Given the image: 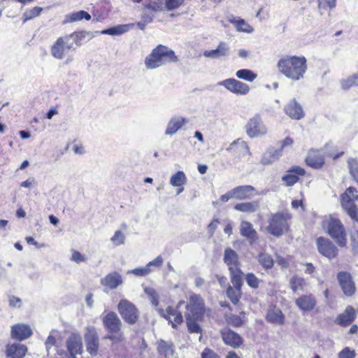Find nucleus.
I'll list each match as a JSON object with an SVG mask.
<instances>
[{
  "label": "nucleus",
  "mask_w": 358,
  "mask_h": 358,
  "mask_svg": "<svg viewBox=\"0 0 358 358\" xmlns=\"http://www.w3.org/2000/svg\"><path fill=\"white\" fill-rule=\"evenodd\" d=\"M355 309L351 306H348L344 312L336 317L335 322L341 326L345 327L350 324L355 320Z\"/></svg>",
  "instance_id": "obj_26"
},
{
  "label": "nucleus",
  "mask_w": 358,
  "mask_h": 358,
  "mask_svg": "<svg viewBox=\"0 0 358 358\" xmlns=\"http://www.w3.org/2000/svg\"><path fill=\"white\" fill-rule=\"evenodd\" d=\"M71 260L78 264H80L81 262H85L86 258L80 252L73 250L72 255H71Z\"/></svg>",
  "instance_id": "obj_55"
},
{
  "label": "nucleus",
  "mask_w": 358,
  "mask_h": 358,
  "mask_svg": "<svg viewBox=\"0 0 358 358\" xmlns=\"http://www.w3.org/2000/svg\"><path fill=\"white\" fill-rule=\"evenodd\" d=\"M186 309L185 315H189L197 320H202L205 311L203 300L198 294L191 295L186 306Z\"/></svg>",
  "instance_id": "obj_8"
},
{
  "label": "nucleus",
  "mask_w": 358,
  "mask_h": 358,
  "mask_svg": "<svg viewBox=\"0 0 358 358\" xmlns=\"http://www.w3.org/2000/svg\"><path fill=\"white\" fill-rule=\"evenodd\" d=\"M224 343L234 348L241 346L243 343L242 338L237 333L228 328H224L220 331Z\"/></svg>",
  "instance_id": "obj_14"
},
{
  "label": "nucleus",
  "mask_w": 358,
  "mask_h": 358,
  "mask_svg": "<svg viewBox=\"0 0 358 358\" xmlns=\"http://www.w3.org/2000/svg\"><path fill=\"white\" fill-rule=\"evenodd\" d=\"M224 262L227 265L229 271L240 268L241 263L238 255L230 248H226L224 252Z\"/></svg>",
  "instance_id": "obj_25"
},
{
  "label": "nucleus",
  "mask_w": 358,
  "mask_h": 358,
  "mask_svg": "<svg viewBox=\"0 0 358 358\" xmlns=\"http://www.w3.org/2000/svg\"><path fill=\"white\" fill-rule=\"evenodd\" d=\"M246 132L250 138H256L267 133V128L259 115H255L248 120Z\"/></svg>",
  "instance_id": "obj_9"
},
{
  "label": "nucleus",
  "mask_w": 358,
  "mask_h": 358,
  "mask_svg": "<svg viewBox=\"0 0 358 358\" xmlns=\"http://www.w3.org/2000/svg\"><path fill=\"white\" fill-rule=\"evenodd\" d=\"M316 244L320 254L329 259H334L338 255L337 247L329 239L319 237L316 240Z\"/></svg>",
  "instance_id": "obj_10"
},
{
  "label": "nucleus",
  "mask_w": 358,
  "mask_h": 358,
  "mask_svg": "<svg viewBox=\"0 0 358 358\" xmlns=\"http://www.w3.org/2000/svg\"><path fill=\"white\" fill-rule=\"evenodd\" d=\"M178 57L173 50L163 45H158L145 59V66L148 69H154L168 63H176Z\"/></svg>",
  "instance_id": "obj_2"
},
{
  "label": "nucleus",
  "mask_w": 358,
  "mask_h": 358,
  "mask_svg": "<svg viewBox=\"0 0 358 358\" xmlns=\"http://www.w3.org/2000/svg\"><path fill=\"white\" fill-rule=\"evenodd\" d=\"M21 299L15 296H9V306L13 308H20L21 306Z\"/></svg>",
  "instance_id": "obj_57"
},
{
  "label": "nucleus",
  "mask_w": 358,
  "mask_h": 358,
  "mask_svg": "<svg viewBox=\"0 0 358 358\" xmlns=\"http://www.w3.org/2000/svg\"><path fill=\"white\" fill-rule=\"evenodd\" d=\"M245 281L249 287L256 289L259 287L261 280L252 273H249L245 276Z\"/></svg>",
  "instance_id": "obj_48"
},
{
  "label": "nucleus",
  "mask_w": 358,
  "mask_h": 358,
  "mask_svg": "<svg viewBox=\"0 0 358 358\" xmlns=\"http://www.w3.org/2000/svg\"><path fill=\"white\" fill-rule=\"evenodd\" d=\"M87 352L91 355H96L99 350V337L94 329L89 330L85 335Z\"/></svg>",
  "instance_id": "obj_22"
},
{
  "label": "nucleus",
  "mask_w": 358,
  "mask_h": 358,
  "mask_svg": "<svg viewBox=\"0 0 358 358\" xmlns=\"http://www.w3.org/2000/svg\"><path fill=\"white\" fill-rule=\"evenodd\" d=\"M236 76L240 79L249 82H252L257 78V74H255L251 70L246 69L237 71Z\"/></svg>",
  "instance_id": "obj_44"
},
{
  "label": "nucleus",
  "mask_w": 358,
  "mask_h": 358,
  "mask_svg": "<svg viewBox=\"0 0 358 358\" xmlns=\"http://www.w3.org/2000/svg\"><path fill=\"white\" fill-rule=\"evenodd\" d=\"M277 67L287 78L299 81L304 78L308 69L307 60L304 56L286 55L278 60Z\"/></svg>",
  "instance_id": "obj_1"
},
{
  "label": "nucleus",
  "mask_w": 358,
  "mask_h": 358,
  "mask_svg": "<svg viewBox=\"0 0 358 358\" xmlns=\"http://www.w3.org/2000/svg\"><path fill=\"white\" fill-rule=\"evenodd\" d=\"M187 178L183 171H179L173 175L170 180V183L173 187H180L185 184Z\"/></svg>",
  "instance_id": "obj_43"
},
{
  "label": "nucleus",
  "mask_w": 358,
  "mask_h": 358,
  "mask_svg": "<svg viewBox=\"0 0 358 358\" xmlns=\"http://www.w3.org/2000/svg\"><path fill=\"white\" fill-rule=\"evenodd\" d=\"M127 231V226L125 224H122L120 229L115 231L113 234V246H119L125 243Z\"/></svg>",
  "instance_id": "obj_34"
},
{
  "label": "nucleus",
  "mask_w": 358,
  "mask_h": 358,
  "mask_svg": "<svg viewBox=\"0 0 358 358\" xmlns=\"http://www.w3.org/2000/svg\"><path fill=\"white\" fill-rule=\"evenodd\" d=\"M337 279L343 294L347 296H352L356 290L355 284L352 275L346 271H341L337 274Z\"/></svg>",
  "instance_id": "obj_12"
},
{
  "label": "nucleus",
  "mask_w": 358,
  "mask_h": 358,
  "mask_svg": "<svg viewBox=\"0 0 358 358\" xmlns=\"http://www.w3.org/2000/svg\"><path fill=\"white\" fill-rule=\"evenodd\" d=\"M187 122V120L181 116H173L167 123L165 135L173 136L177 133L183 125Z\"/></svg>",
  "instance_id": "obj_23"
},
{
  "label": "nucleus",
  "mask_w": 358,
  "mask_h": 358,
  "mask_svg": "<svg viewBox=\"0 0 358 358\" xmlns=\"http://www.w3.org/2000/svg\"><path fill=\"white\" fill-rule=\"evenodd\" d=\"M151 272V269L148 266L136 268L133 270L128 271V273H132L136 276H146Z\"/></svg>",
  "instance_id": "obj_49"
},
{
  "label": "nucleus",
  "mask_w": 358,
  "mask_h": 358,
  "mask_svg": "<svg viewBox=\"0 0 358 358\" xmlns=\"http://www.w3.org/2000/svg\"><path fill=\"white\" fill-rule=\"evenodd\" d=\"M282 153L279 150L270 149L264 153L262 155L261 163L264 165L271 164L274 162L277 161Z\"/></svg>",
  "instance_id": "obj_31"
},
{
  "label": "nucleus",
  "mask_w": 358,
  "mask_h": 358,
  "mask_svg": "<svg viewBox=\"0 0 358 358\" xmlns=\"http://www.w3.org/2000/svg\"><path fill=\"white\" fill-rule=\"evenodd\" d=\"M306 164L315 169L321 168L324 164V151L312 150L306 159Z\"/></svg>",
  "instance_id": "obj_21"
},
{
  "label": "nucleus",
  "mask_w": 358,
  "mask_h": 358,
  "mask_svg": "<svg viewBox=\"0 0 358 358\" xmlns=\"http://www.w3.org/2000/svg\"><path fill=\"white\" fill-rule=\"evenodd\" d=\"M105 326L110 330L112 329V312L108 313L103 318Z\"/></svg>",
  "instance_id": "obj_60"
},
{
  "label": "nucleus",
  "mask_w": 358,
  "mask_h": 358,
  "mask_svg": "<svg viewBox=\"0 0 358 358\" xmlns=\"http://www.w3.org/2000/svg\"><path fill=\"white\" fill-rule=\"evenodd\" d=\"M76 48L73 47V42L70 41L69 36L59 37L53 45L51 46L50 52L52 56L57 59H64L69 51L75 50Z\"/></svg>",
  "instance_id": "obj_6"
},
{
  "label": "nucleus",
  "mask_w": 358,
  "mask_h": 358,
  "mask_svg": "<svg viewBox=\"0 0 358 358\" xmlns=\"http://www.w3.org/2000/svg\"><path fill=\"white\" fill-rule=\"evenodd\" d=\"M185 318L188 331L189 333L199 334L201 332V328L198 324V322L201 321V320L195 319L194 317H192L189 315H185Z\"/></svg>",
  "instance_id": "obj_38"
},
{
  "label": "nucleus",
  "mask_w": 358,
  "mask_h": 358,
  "mask_svg": "<svg viewBox=\"0 0 358 358\" xmlns=\"http://www.w3.org/2000/svg\"><path fill=\"white\" fill-rule=\"evenodd\" d=\"M144 292L148 296L152 304L155 307L159 305V296L156 290L152 287H146L144 288Z\"/></svg>",
  "instance_id": "obj_47"
},
{
  "label": "nucleus",
  "mask_w": 358,
  "mask_h": 358,
  "mask_svg": "<svg viewBox=\"0 0 358 358\" xmlns=\"http://www.w3.org/2000/svg\"><path fill=\"white\" fill-rule=\"evenodd\" d=\"M201 358H220L217 354L210 349L206 348L202 354Z\"/></svg>",
  "instance_id": "obj_59"
},
{
  "label": "nucleus",
  "mask_w": 358,
  "mask_h": 358,
  "mask_svg": "<svg viewBox=\"0 0 358 358\" xmlns=\"http://www.w3.org/2000/svg\"><path fill=\"white\" fill-rule=\"evenodd\" d=\"M284 319V315L279 308L270 309L266 315L267 321L276 324H282Z\"/></svg>",
  "instance_id": "obj_33"
},
{
  "label": "nucleus",
  "mask_w": 358,
  "mask_h": 358,
  "mask_svg": "<svg viewBox=\"0 0 358 358\" xmlns=\"http://www.w3.org/2000/svg\"><path fill=\"white\" fill-rule=\"evenodd\" d=\"M305 170L299 166H294L286 171V173L282 177V180L285 185L293 186L299 180V176H303Z\"/></svg>",
  "instance_id": "obj_15"
},
{
  "label": "nucleus",
  "mask_w": 358,
  "mask_h": 358,
  "mask_svg": "<svg viewBox=\"0 0 358 358\" xmlns=\"http://www.w3.org/2000/svg\"><path fill=\"white\" fill-rule=\"evenodd\" d=\"M259 208L257 201L237 203L234 209L243 213H254Z\"/></svg>",
  "instance_id": "obj_36"
},
{
  "label": "nucleus",
  "mask_w": 358,
  "mask_h": 358,
  "mask_svg": "<svg viewBox=\"0 0 358 358\" xmlns=\"http://www.w3.org/2000/svg\"><path fill=\"white\" fill-rule=\"evenodd\" d=\"M182 3V0H166L164 1V7L168 10H172L178 8Z\"/></svg>",
  "instance_id": "obj_52"
},
{
  "label": "nucleus",
  "mask_w": 358,
  "mask_h": 358,
  "mask_svg": "<svg viewBox=\"0 0 358 358\" xmlns=\"http://www.w3.org/2000/svg\"><path fill=\"white\" fill-rule=\"evenodd\" d=\"M121 326L122 322L113 313V342L115 341H121L123 338Z\"/></svg>",
  "instance_id": "obj_39"
},
{
  "label": "nucleus",
  "mask_w": 358,
  "mask_h": 358,
  "mask_svg": "<svg viewBox=\"0 0 358 358\" xmlns=\"http://www.w3.org/2000/svg\"><path fill=\"white\" fill-rule=\"evenodd\" d=\"M66 348L71 355H80L83 352L82 337L77 334H71L66 341Z\"/></svg>",
  "instance_id": "obj_17"
},
{
  "label": "nucleus",
  "mask_w": 358,
  "mask_h": 358,
  "mask_svg": "<svg viewBox=\"0 0 358 358\" xmlns=\"http://www.w3.org/2000/svg\"><path fill=\"white\" fill-rule=\"evenodd\" d=\"M217 85L224 87L229 92L238 95H245L250 91L248 85L234 78L225 79L219 82Z\"/></svg>",
  "instance_id": "obj_11"
},
{
  "label": "nucleus",
  "mask_w": 358,
  "mask_h": 358,
  "mask_svg": "<svg viewBox=\"0 0 358 358\" xmlns=\"http://www.w3.org/2000/svg\"><path fill=\"white\" fill-rule=\"evenodd\" d=\"M219 224L218 219L214 218L213 220L208 224V230L210 232L211 235L213 234L214 231L217 227V225Z\"/></svg>",
  "instance_id": "obj_63"
},
{
  "label": "nucleus",
  "mask_w": 358,
  "mask_h": 358,
  "mask_svg": "<svg viewBox=\"0 0 358 358\" xmlns=\"http://www.w3.org/2000/svg\"><path fill=\"white\" fill-rule=\"evenodd\" d=\"M292 144L293 140L289 137H286L283 141H282L281 146L279 150H280V152L282 153L283 149H285L287 146H291Z\"/></svg>",
  "instance_id": "obj_62"
},
{
  "label": "nucleus",
  "mask_w": 358,
  "mask_h": 358,
  "mask_svg": "<svg viewBox=\"0 0 358 358\" xmlns=\"http://www.w3.org/2000/svg\"><path fill=\"white\" fill-rule=\"evenodd\" d=\"M229 323L236 327H241L243 324V320L239 316L232 315L229 318Z\"/></svg>",
  "instance_id": "obj_56"
},
{
  "label": "nucleus",
  "mask_w": 358,
  "mask_h": 358,
  "mask_svg": "<svg viewBox=\"0 0 358 358\" xmlns=\"http://www.w3.org/2000/svg\"><path fill=\"white\" fill-rule=\"evenodd\" d=\"M343 90H348L352 87H358V73H353L341 81Z\"/></svg>",
  "instance_id": "obj_41"
},
{
  "label": "nucleus",
  "mask_w": 358,
  "mask_h": 358,
  "mask_svg": "<svg viewBox=\"0 0 358 358\" xmlns=\"http://www.w3.org/2000/svg\"><path fill=\"white\" fill-rule=\"evenodd\" d=\"M43 10V8L35 6L33 8L26 11L22 15V21L23 22H26L30 20L34 19V17H36L39 16Z\"/></svg>",
  "instance_id": "obj_45"
},
{
  "label": "nucleus",
  "mask_w": 358,
  "mask_h": 358,
  "mask_svg": "<svg viewBox=\"0 0 358 358\" xmlns=\"http://www.w3.org/2000/svg\"><path fill=\"white\" fill-rule=\"evenodd\" d=\"M158 312L160 315L164 317L173 329H176L178 324L183 322V317L181 313L178 310V308H172L169 306L166 310L159 309Z\"/></svg>",
  "instance_id": "obj_13"
},
{
  "label": "nucleus",
  "mask_w": 358,
  "mask_h": 358,
  "mask_svg": "<svg viewBox=\"0 0 358 358\" xmlns=\"http://www.w3.org/2000/svg\"><path fill=\"white\" fill-rule=\"evenodd\" d=\"M327 229L329 236L341 247H345L347 243L346 233L341 222L336 218L327 221Z\"/></svg>",
  "instance_id": "obj_4"
},
{
  "label": "nucleus",
  "mask_w": 358,
  "mask_h": 358,
  "mask_svg": "<svg viewBox=\"0 0 358 358\" xmlns=\"http://www.w3.org/2000/svg\"><path fill=\"white\" fill-rule=\"evenodd\" d=\"M122 284V276L119 273L113 272V289L116 288L118 285Z\"/></svg>",
  "instance_id": "obj_61"
},
{
  "label": "nucleus",
  "mask_w": 358,
  "mask_h": 358,
  "mask_svg": "<svg viewBox=\"0 0 358 358\" xmlns=\"http://www.w3.org/2000/svg\"><path fill=\"white\" fill-rule=\"evenodd\" d=\"M295 304L302 311H311L317 304L315 297L313 294H304L295 300Z\"/></svg>",
  "instance_id": "obj_20"
},
{
  "label": "nucleus",
  "mask_w": 358,
  "mask_h": 358,
  "mask_svg": "<svg viewBox=\"0 0 358 358\" xmlns=\"http://www.w3.org/2000/svg\"><path fill=\"white\" fill-rule=\"evenodd\" d=\"M285 113L293 120H301L304 116L303 110L295 99H292L284 108Z\"/></svg>",
  "instance_id": "obj_19"
},
{
  "label": "nucleus",
  "mask_w": 358,
  "mask_h": 358,
  "mask_svg": "<svg viewBox=\"0 0 358 358\" xmlns=\"http://www.w3.org/2000/svg\"><path fill=\"white\" fill-rule=\"evenodd\" d=\"M254 191L255 187L251 185L238 186L232 189L234 199L238 200L250 199Z\"/></svg>",
  "instance_id": "obj_29"
},
{
  "label": "nucleus",
  "mask_w": 358,
  "mask_h": 358,
  "mask_svg": "<svg viewBox=\"0 0 358 358\" xmlns=\"http://www.w3.org/2000/svg\"><path fill=\"white\" fill-rule=\"evenodd\" d=\"M258 262L266 269L273 266V259L271 256L265 252H260L257 257Z\"/></svg>",
  "instance_id": "obj_42"
},
{
  "label": "nucleus",
  "mask_w": 358,
  "mask_h": 358,
  "mask_svg": "<svg viewBox=\"0 0 358 358\" xmlns=\"http://www.w3.org/2000/svg\"><path fill=\"white\" fill-rule=\"evenodd\" d=\"M291 218L287 211L273 214L269 219L267 231L275 236H281L288 228L287 221Z\"/></svg>",
  "instance_id": "obj_3"
},
{
  "label": "nucleus",
  "mask_w": 358,
  "mask_h": 358,
  "mask_svg": "<svg viewBox=\"0 0 358 358\" xmlns=\"http://www.w3.org/2000/svg\"><path fill=\"white\" fill-rule=\"evenodd\" d=\"M157 350L161 355L166 358L173 356L174 350L171 342H167L162 339L159 340L158 341Z\"/></svg>",
  "instance_id": "obj_32"
},
{
  "label": "nucleus",
  "mask_w": 358,
  "mask_h": 358,
  "mask_svg": "<svg viewBox=\"0 0 358 358\" xmlns=\"http://www.w3.org/2000/svg\"><path fill=\"white\" fill-rule=\"evenodd\" d=\"M355 351L346 347L338 353V358H355Z\"/></svg>",
  "instance_id": "obj_53"
},
{
  "label": "nucleus",
  "mask_w": 358,
  "mask_h": 358,
  "mask_svg": "<svg viewBox=\"0 0 358 358\" xmlns=\"http://www.w3.org/2000/svg\"><path fill=\"white\" fill-rule=\"evenodd\" d=\"M357 199V192L352 187H348L345 193L341 195V203L343 208L347 211L350 217L355 221L358 220V215L357 207L354 202Z\"/></svg>",
  "instance_id": "obj_5"
},
{
  "label": "nucleus",
  "mask_w": 358,
  "mask_h": 358,
  "mask_svg": "<svg viewBox=\"0 0 358 358\" xmlns=\"http://www.w3.org/2000/svg\"><path fill=\"white\" fill-rule=\"evenodd\" d=\"M163 264V258L162 256L157 257L154 260L150 262L146 266L150 268L151 266L160 267Z\"/></svg>",
  "instance_id": "obj_58"
},
{
  "label": "nucleus",
  "mask_w": 358,
  "mask_h": 358,
  "mask_svg": "<svg viewBox=\"0 0 358 358\" xmlns=\"http://www.w3.org/2000/svg\"><path fill=\"white\" fill-rule=\"evenodd\" d=\"M27 347L21 343H8L5 353L8 358H24L27 352Z\"/></svg>",
  "instance_id": "obj_18"
},
{
  "label": "nucleus",
  "mask_w": 358,
  "mask_h": 358,
  "mask_svg": "<svg viewBox=\"0 0 358 358\" xmlns=\"http://www.w3.org/2000/svg\"><path fill=\"white\" fill-rule=\"evenodd\" d=\"M336 0H318L319 7L324 9L327 8L332 9L336 7Z\"/></svg>",
  "instance_id": "obj_54"
},
{
  "label": "nucleus",
  "mask_w": 358,
  "mask_h": 358,
  "mask_svg": "<svg viewBox=\"0 0 358 358\" xmlns=\"http://www.w3.org/2000/svg\"><path fill=\"white\" fill-rule=\"evenodd\" d=\"M57 341L55 336H48L45 345L47 348H50L52 346H54L56 345Z\"/></svg>",
  "instance_id": "obj_64"
},
{
  "label": "nucleus",
  "mask_w": 358,
  "mask_h": 358,
  "mask_svg": "<svg viewBox=\"0 0 358 358\" xmlns=\"http://www.w3.org/2000/svg\"><path fill=\"white\" fill-rule=\"evenodd\" d=\"M289 285L292 290L294 292L303 291L306 287V280L300 276L294 275L289 280Z\"/></svg>",
  "instance_id": "obj_35"
},
{
  "label": "nucleus",
  "mask_w": 358,
  "mask_h": 358,
  "mask_svg": "<svg viewBox=\"0 0 358 358\" xmlns=\"http://www.w3.org/2000/svg\"><path fill=\"white\" fill-rule=\"evenodd\" d=\"M69 39L74 43L76 46L82 45L86 41L92 38L90 32L85 30L75 31L73 33L66 35Z\"/></svg>",
  "instance_id": "obj_28"
},
{
  "label": "nucleus",
  "mask_w": 358,
  "mask_h": 358,
  "mask_svg": "<svg viewBox=\"0 0 358 358\" xmlns=\"http://www.w3.org/2000/svg\"><path fill=\"white\" fill-rule=\"evenodd\" d=\"M117 309L126 322L134 324L137 322L139 317L138 310L135 305L129 301L122 299L117 306Z\"/></svg>",
  "instance_id": "obj_7"
},
{
  "label": "nucleus",
  "mask_w": 358,
  "mask_h": 358,
  "mask_svg": "<svg viewBox=\"0 0 358 358\" xmlns=\"http://www.w3.org/2000/svg\"><path fill=\"white\" fill-rule=\"evenodd\" d=\"M229 46L224 43H220L216 49L204 51L203 55L206 57L220 59L227 57L229 55Z\"/></svg>",
  "instance_id": "obj_27"
},
{
  "label": "nucleus",
  "mask_w": 358,
  "mask_h": 358,
  "mask_svg": "<svg viewBox=\"0 0 358 358\" xmlns=\"http://www.w3.org/2000/svg\"><path fill=\"white\" fill-rule=\"evenodd\" d=\"M91 18V15L89 13L82 10L66 15L63 24L73 23L82 20L89 21Z\"/></svg>",
  "instance_id": "obj_30"
},
{
  "label": "nucleus",
  "mask_w": 358,
  "mask_h": 358,
  "mask_svg": "<svg viewBox=\"0 0 358 358\" xmlns=\"http://www.w3.org/2000/svg\"><path fill=\"white\" fill-rule=\"evenodd\" d=\"M231 282L234 287L241 288L243 285V273L241 268H236L229 271Z\"/></svg>",
  "instance_id": "obj_37"
},
{
  "label": "nucleus",
  "mask_w": 358,
  "mask_h": 358,
  "mask_svg": "<svg viewBox=\"0 0 358 358\" xmlns=\"http://www.w3.org/2000/svg\"><path fill=\"white\" fill-rule=\"evenodd\" d=\"M240 234L247 238L250 244H253L257 240L258 236L252 224L248 221H242L240 224Z\"/></svg>",
  "instance_id": "obj_24"
},
{
  "label": "nucleus",
  "mask_w": 358,
  "mask_h": 358,
  "mask_svg": "<svg viewBox=\"0 0 358 358\" xmlns=\"http://www.w3.org/2000/svg\"><path fill=\"white\" fill-rule=\"evenodd\" d=\"M227 295L230 299L231 301L236 304L238 302L241 295V288L229 287L227 289Z\"/></svg>",
  "instance_id": "obj_46"
},
{
  "label": "nucleus",
  "mask_w": 358,
  "mask_h": 358,
  "mask_svg": "<svg viewBox=\"0 0 358 358\" xmlns=\"http://www.w3.org/2000/svg\"><path fill=\"white\" fill-rule=\"evenodd\" d=\"M230 22L234 24L236 29L238 31L245 33H252L253 31V28L243 19L236 20L234 18L230 20Z\"/></svg>",
  "instance_id": "obj_40"
},
{
  "label": "nucleus",
  "mask_w": 358,
  "mask_h": 358,
  "mask_svg": "<svg viewBox=\"0 0 358 358\" xmlns=\"http://www.w3.org/2000/svg\"><path fill=\"white\" fill-rule=\"evenodd\" d=\"M132 24H119L113 27V36L120 35L127 32L132 27Z\"/></svg>",
  "instance_id": "obj_51"
},
{
  "label": "nucleus",
  "mask_w": 358,
  "mask_h": 358,
  "mask_svg": "<svg viewBox=\"0 0 358 358\" xmlns=\"http://www.w3.org/2000/svg\"><path fill=\"white\" fill-rule=\"evenodd\" d=\"M350 173L352 177L358 182V162L356 159L348 161Z\"/></svg>",
  "instance_id": "obj_50"
},
{
  "label": "nucleus",
  "mask_w": 358,
  "mask_h": 358,
  "mask_svg": "<svg viewBox=\"0 0 358 358\" xmlns=\"http://www.w3.org/2000/svg\"><path fill=\"white\" fill-rule=\"evenodd\" d=\"M11 337L22 341L29 338L33 332L30 327L25 324H16L11 327Z\"/></svg>",
  "instance_id": "obj_16"
}]
</instances>
